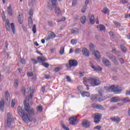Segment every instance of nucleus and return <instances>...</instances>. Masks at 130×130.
Wrapping results in <instances>:
<instances>
[{
	"mask_svg": "<svg viewBox=\"0 0 130 130\" xmlns=\"http://www.w3.org/2000/svg\"><path fill=\"white\" fill-rule=\"evenodd\" d=\"M34 93V89H31L30 90V93L29 96L28 95L25 97V100L24 101V108L23 109L22 107L19 106L17 108V112L22 117L23 121L26 122V123H28L29 121L31 122H36V119L30 116V114L31 115H34V110L33 109H30V105L29 103H27L26 101H29L30 100H32L33 98V93Z\"/></svg>",
	"mask_w": 130,
	"mask_h": 130,
	"instance_id": "f257e3e1",
	"label": "nucleus"
},
{
	"mask_svg": "<svg viewBox=\"0 0 130 130\" xmlns=\"http://www.w3.org/2000/svg\"><path fill=\"white\" fill-rule=\"evenodd\" d=\"M90 85L92 87H96V86H99L101 84V81L98 79L97 77H91L88 80Z\"/></svg>",
	"mask_w": 130,
	"mask_h": 130,
	"instance_id": "f03ea898",
	"label": "nucleus"
},
{
	"mask_svg": "<svg viewBox=\"0 0 130 130\" xmlns=\"http://www.w3.org/2000/svg\"><path fill=\"white\" fill-rule=\"evenodd\" d=\"M109 91H112L115 93V94H118L122 91V88L119 85L115 86L112 85L109 88Z\"/></svg>",
	"mask_w": 130,
	"mask_h": 130,
	"instance_id": "7ed1b4c3",
	"label": "nucleus"
},
{
	"mask_svg": "<svg viewBox=\"0 0 130 130\" xmlns=\"http://www.w3.org/2000/svg\"><path fill=\"white\" fill-rule=\"evenodd\" d=\"M92 117L93 118V121L95 123H99L102 119V114L95 113L92 115Z\"/></svg>",
	"mask_w": 130,
	"mask_h": 130,
	"instance_id": "20e7f679",
	"label": "nucleus"
},
{
	"mask_svg": "<svg viewBox=\"0 0 130 130\" xmlns=\"http://www.w3.org/2000/svg\"><path fill=\"white\" fill-rule=\"evenodd\" d=\"M66 66L67 69H71L73 67H76L78 66V61L76 59H70L69 60V63H66Z\"/></svg>",
	"mask_w": 130,
	"mask_h": 130,
	"instance_id": "39448f33",
	"label": "nucleus"
},
{
	"mask_svg": "<svg viewBox=\"0 0 130 130\" xmlns=\"http://www.w3.org/2000/svg\"><path fill=\"white\" fill-rule=\"evenodd\" d=\"M77 119L78 117L77 116H74L73 117H71L69 119L70 124H72V125H76V124H77Z\"/></svg>",
	"mask_w": 130,
	"mask_h": 130,
	"instance_id": "423d86ee",
	"label": "nucleus"
},
{
	"mask_svg": "<svg viewBox=\"0 0 130 130\" xmlns=\"http://www.w3.org/2000/svg\"><path fill=\"white\" fill-rule=\"evenodd\" d=\"M7 125L9 127H10L12 123V120L13 119V118H12V114H11V113H7Z\"/></svg>",
	"mask_w": 130,
	"mask_h": 130,
	"instance_id": "0eeeda50",
	"label": "nucleus"
},
{
	"mask_svg": "<svg viewBox=\"0 0 130 130\" xmlns=\"http://www.w3.org/2000/svg\"><path fill=\"white\" fill-rule=\"evenodd\" d=\"M92 108H94L95 109H100V110H104V107L102 105L98 104H93L91 105Z\"/></svg>",
	"mask_w": 130,
	"mask_h": 130,
	"instance_id": "6e6552de",
	"label": "nucleus"
},
{
	"mask_svg": "<svg viewBox=\"0 0 130 130\" xmlns=\"http://www.w3.org/2000/svg\"><path fill=\"white\" fill-rule=\"evenodd\" d=\"M90 125H91V123L90 121H88V120H84L83 121L82 124L83 127H85V128H88V127H90Z\"/></svg>",
	"mask_w": 130,
	"mask_h": 130,
	"instance_id": "1a4fd4ad",
	"label": "nucleus"
},
{
	"mask_svg": "<svg viewBox=\"0 0 130 130\" xmlns=\"http://www.w3.org/2000/svg\"><path fill=\"white\" fill-rule=\"evenodd\" d=\"M99 95L98 94H92L90 96V100L94 103L98 102Z\"/></svg>",
	"mask_w": 130,
	"mask_h": 130,
	"instance_id": "9d476101",
	"label": "nucleus"
},
{
	"mask_svg": "<svg viewBox=\"0 0 130 130\" xmlns=\"http://www.w3.org/2000/svg\"><path fill=\"white\" fill-rule=\"evenodd\" d=\"M55 37H56L55 34H54V32H53V31H50L48 37L46 39V40H50V39H54V38H55Z\"/></svg>",
	"mask_w": 130,
	"mask_h": 130,
	"instance_id": "9b49d317",
	"label": "nucleus"
},
{
	"mask_svg": "<svg viewBox=\"0 0 130 130\" xmlns=\"http://www.w3.org/2000/svg\"><path fill=\"white\" fill-rule=\"evenodd\" d=\"M102 62L106 66V67H108V68H109L111 66V62L109 61V60L104 58L102 60Z\"/></svg>",
	"mask_w": 130,
	"mask_h": 130,
	"instance_id": "f8f14e48",
	"label": "nucleus"
},
{
	"mask_svg": "<svg viewBox=\"0 0 130 130\" xmlns=\"http://www.w3.org/2000/svg\"><path fill=\"white\" fill-rule=\"evenodd\" d=\"M38 62H41L42 64L45 61L47 60V59L44 56H39L37 58Z\"/></svg>",
	"mask_w": 130,
	"mask_h": 130,
	"instance_id": "ddd939ff",
	"label": "nucleus"
},
{
	"mask_svg": "<svg viewBox=\"0 0 130 130\" xmlns=\"http://www.w3.org/2000/svg\"><path fill=\"white\" fill-rule=\"evenodd\" d=\"M82 52L85 56H89V55H90L89 50L86 48H83Z\"/></svg>",
	"mask_w": 130,
	"mask_h": 130,
	"instance_id": "4468645a",
	"label": "nucleus"
},
{
	"mask_svg": "<svg viewBox=\"0 0 130 130\" xmlns=\"http://www.w3.org/2000/svg\"><path fill=\"white\" fill-rule=\"evenodd\" d=\"M106 54L107 57H109V58H110V59H111V60H112V61H113L116 58V57H115L114 55L111 54L110 53L106 52Z\"/></svg>",
	"mask_w": 130,
	"mask_h": 130,
	"instance_id": "2eb2a0df",
	"label": "nucleus"
},
{
	"mask_svg": "<svg viewBox=\"0 0 130 130\" xmlns=\"http://www.w3.org/2000/svg\"><path fill=\"white\" fill-rule=\"evenodd\" d=\"M91 67L94 70L95 72H101L102 71V68L100 67V66L95 67V66L91 65Z\"/></svg>",
	"mask_w": 130,
	"mask_h": 130,
	"instance_id": "dca6fc26",
	"label": "nucleus"
},
{
	"mask_svg": "<svg viewBox=\"0 0 130 130\" xmlns=\"http://www.w3.org/2000/svg\"><path fill=\"white\" fill-rule=\"evenodd\" d=\"M112 120V121H114V122H116V123H118V122H120V118L118 117H113L110 118Z\"/></svg>",
	"mask_w": 130,
	"mask_h": 130,
	"instance_id": "f3484780",
	"label": "nucleus"
},
{
	"mask_svg": "<svg viewBox=\"0 0 130 130\" xmlns=\"http://www.w3.org/2000/svg\"><path fill=\"white\" fill-rule=\"evenodd\" d=\"M108 97L107 96H100L99 95V102H102V101H104V100H106Z\"/></svg>",
	"mask_w": 130,
	"mask_h": 130,
	"instance_id": "a211bd4d",
	"label": "nucleus"
},
{
	"mask_svg": "<svg viewBox=\"0 0 130 130\" xmlns=\"http://www.w3.org/2000/svg\"><path fill=\"white\" fill-rule=\"evenodd\" d=\"M5 27L7 31H10V30H11V26L10 25V22H9V20L6 21Z\"/></svg>",
	"mask_w": 130,
	"mask_h": 130,
	"instance_id": "6ab92c4d",
	"label": "nucleus"
},
{
	"mask_svg": "<svg viewBox=\"0 0 130 130\" xmlns=\"http://www.w3.org/2000/svg\"><path fill=\"white\" fill-rule=\"evenodd\" d=\"M7 10L8 15H9V16H13V9H12V7L11 6V5H10L8 7Z\"/></svg>",
	"mask_w": 130,
	"mask_h": 130,
	"instance_id": "aec40b11",
	"label": "nucleus"
},
{
	"mask_svg": "<svg viewBox=\"0 0 130 130\" xmlns=\"http://www.w3.org/2000/svg\"><path fill=\"white\" fill-rule=\"evenodd\" d=\"M120 101V98L119 97H113L111 99V102L115 103Z\"/></svg>",
	"mask_w": 130,
	"mask_h": 130,
	"instance_id": "412c9836",
	"label": "nucleus"
},
{
	"mask_svg": "<svg viewBox=\"0 0 130 130\" xmlns=\"http://www.w3.org/2000/svg\"><path fill=\"white\" fill-rule=\"evenodd\" d=\"M5 99L8 101V100H10L11 99V96H10V92H9V91H5Z\"/></svg>",
	"mask_w": 130,
	"mask_h": 130,
	"instance_id": "4be33fe9",
	"label": "nucleus"
},
{
	"mask_svg": "<svg viewBox=\"0 0 130 130\" xmlns=\"http://www.w3.org/2000/svg\"><path fill=\"white\" fill-rule=\"evenodd\" d=\"M94 55L97 59H99L101 57V55H100V53L98 51H94Z\"/></svg>",
	"mask_w": 130,
	"mask_h": 130,
	"instance_id": "5701e85b",
	"label": "nucleus"
},
{
	"mask_svg": "<svg viewBox=\"0 0 130 130\" xmlns=\"http://www.w3.org/2000/svg\"><path fill=\"white\" fill-rule=\"evenodd\" d=\"M97 28L99 29V30H100V31H104V30L106 29L105 26L102 24L98 25Z\"/></svg>",
	"mask_w": 130,
	"mask_h": 130,
	"instance_id": "b1692460",
	"label": "nucleus"
},
{
	"mask_svg": "<svg viewBox=\"0 0 130 130\" xmlns=\"http://www.w3.org/2000/svg\"><path fill=\"white\" fill-rule=\"evenodd\" d=\"M82 97H90V93L88 92L83 91L81 92Z\"/></svg>",
	"mask_w": 130,
	"mask_h": 130,
	"instance_id": "393cba45",
	"label": "nucleus"
},
{
	"mask_svg": "<svg viewBox=\"0 0 130 130\" xmlns=\"http://www.w3.org/2000/svg\"><path fill=\"white\" fill-rule=\"evenodd\" d=\"M61 13V11L60 10V8L59 7L55 8V14H57V16H59Z\"/></svg>",
	"mask_w": 130,
	"mask_h": 130,
	"instance_id": "a878e982",
	"label": "nucleus"
},
{
	"mask_svg": "<svg viewBox=\"0 0 130 130\" xmlns=\"http://www.w3.org/2000/svg\"><path fill=\"white\" fill-rule=\"evenodd\" d=\"M86 20L87 18L85 16H83L80 18V22L81 24H85L86 23Z\"/></svg>",
	"mask_w": 130,
	"mask_h": 130,
	"instance_id": "bb28decb",
	"label": "nucleus"
},
{
	"mask_svg": "<svg viewBox=\"0 0 130 130\" xmlns=\"http://www.w3.org/2000/svg\"><path fill=\"white\" fill-rule=\"evenodd\" d=\"M89 21L90 24H94L95 23V17H94V15H92L91 16V17L89 18Z\"/></svg>",
	"mask_w": 130,
	"mask_h": 130,
	"instance_id": "cd10ccee",
	"label": "nucleus"
},
{
	"mask_svg": "<svg viewBox=\"0 0 130 130\" xmlns=\"http://www.w3.org/2000/svg\"><path fill=\"white\" fill-rule=\"evenodd\" d=\"M11 28L13 34L16 33V28H15V24L14 23H11Z\"/></svg>",
	"mask_w": 130,
	"mask_h": 130,
	"instance_id": "c85d7f7f",
	"label": "nucleus"
},
{
	"mask_svg": "<svg viewBox=\"0 0 130 130\" xmlns=\"http://www.w3.org/2000/svg\"><path fill=\"white\" fill-rule=\"evenodd\" d=\"M5 107V102L1 101L0 102V109L4 110V108Z\"/></svg>",
	"mask_w": 130,
	"mask_h": 130,
	"instance_id": "c756f323",
	"label": "nucleus"
},
{
	"mask_svg": "<svg viewBox=\"0 0 130 130\" xmlns=\"http://www.w3.org/2000/svg\"><path fill=\"white\" fill-rule=\"evenodd\" d=\"M120 46L122 52H126V47H125L124 46H122V45H121Z\"/></svg>",
	"mask_w": 130,
	"mask_h": 130,
	"instance_id": "7c9ffc66",
	"label": "nucleus"
},
{
	"mask_svg": "<svg viewBox=\"0 0 130 130\" xmlns=\"http://www.w3.org/2000/svg\"><path fill=\"white\" fill-rule=\"evenodd\" d=\"M89 47L91 51H95V47L94 46V45L92 43L89 44Z\"/></svg>",
	"mask_w": 130,
	"mask_h": 130,
	"instance_id": "2f4dec72",
	"label": "nucleus"
},
{
	"mask_svg": "<svg viewBox=\"0 0 130 130\" xmlns=\"http://www.w3.org/2000/svg\"><path fill=\"white\" fill-rule=\"evenodd\" d=\"M37 110L38 111H39V112H42V111H43V108L42 107V106L40 105L38 106Z\"/></svg>",
	"mask_w": 130,
	"mask_h": 130,
	"instance_id": "473e14b6",
	"label": "nucleus"
},
{
	"mask_svg": "<svg viewBox=\"0 0 130 130\" xmlns=\"http://www.w3.org/2000/svg\"><path fill=\"white\" fill-rule=\"evenodd\" d=\"M14 86L15 88L19 86V81L17 79L14 80Z\"/></svg>",
	"mask_w": 130,
	"mask_h": 130,
	"instance_id": "72a5a7b5",
	"label": "nucleus"
},
{
	"mask_svg": "<svg viewBox=\"0 0 130 130\" xmlns=\"http://www.w3.org/2000/svg\"><path fill=\"white\" fill-rule=\"evenodd\" d=\"M102 12L104 14H107L108 13H109V9L107 8H104L102 10Z\"/></svg>",
	"mask_w": 130,
	"mask_h": 130,
	"instance_id": "f704fd0d",
	"label": "nucleus"
},
{
	"mask_svg": "<svg viewBox=\"0 0 130 130\" xmlns=\"http://www.w3.org/2000/svg\"><path fill=\"white\" fill-rule=\"evenodd\" d=\"M64 53V47H61L60 49L59 53L60 55H62V54H63Z\"/></svg>",
	"mask_w": 130,
	"mask_h": 130,
	"instance_id": "c9c22d12",
	"label": "nucleus"
},
{
	"mask_svg": "<svg viewBox=\"0 0 130 130\" xmlns=\"http://www.w3.org/2000/svg\"><path fill=\"white\" fill-rule=\"evenodd\" d=\"M110 35L111 37H112V38H113V39H116V36H115V35H114V33H113V32L110 31Z\"/></svg>",
	"mask_w": 130,
	"mask_h": 130,
	"instance_id": "e433bc0d",
	"label": "nucleus"
},
{
	"mask_svg": "<svg viewBox=\"0 0 130 130\" xmlns=\"http://www.w3.org/2000/svg\"><path fill=\"white\" fill-rule=\"evenodd\" d=\"M113 62L114 63V64L115 66H119V62H118V60L117 59H115L114 61H113Z\"/></svg>",
	"mask_w": 130,
	"mask_h": 130,
	"instance_id": "4c0bfd02",
	"label": "nucleus"
},
{
	"mask_svg": "<svg viewBox=\"0 0 130 130\" xmlns=\"http://www.w3.org/2000/svg\"><path fill=\"white\" fill-rule=\"evenodd\" d=\"M122 101H123V102H124L125 103H128V102H130V100L129 98H126L125 99H123L122 100Z\"/></svg>",
	"mask_w": 130,
	"mask_h": 130,
	"instance_id": "58836bf2",
	"label": "nucleus"
},
{
	"mask_svg": "<svg viewBox=\"0 0 130 130\" xmlns=\"http://www.w3.org/2000/svg\"><path fill=\"white\" fill-rule=\"evenodd\" d=\"M28 26L29 27L33 26V20H32V19H28Z\"/></svg>",
	"mask_w": 130,
	"mask_h": 130,
	"instance_id": "ea45409f",
	"label": "nucleus"
},
{
	"mask_svg": "<svg viewBox=\"0 0 130 130\" xmlns=\"http://www.w3.org/2000/svg\"><path fill=\"white\" fill-rule=\"evenodd\" d=\"M86 10H87V6L84 5L82 8L81 9V12L82 13H84L85 12H86Z\"/></svg>",
	"mask_w": 130,
	"mask_h": 130,
	"instance_id": "a19ab883",
	"label": "nucleus"
},
{
	"mask_svg": "<svg viewBox=\"0 0 130 130\" xmlns=\"http://www.w3.org/2000/svg\"><path fill=\"white\" fill-rule=\"evenodd\" d=\"M21 15H19L18 16V22L19 23V24H23V19L22 18L20 17Z\"/></svg>",
	"mask_w": 130,
	"mask_h": 130,
	"instance_id": "79ce46f5",
	"label": "nucleus"
},
{
	"mask_svg": "<svg viewBox=\"0 0 130 130\" xmlns=\"http://www.w3.org/2000/svg\"><path fill=\"white\" fill-rule=\"evenodd\" d=\"M42 66H43V67H45V68H47L49 67V64L47 62H44L42 64Z\"/></svg>",
	"mask_w": 130,
	"mask_h": 130,
	"instance_id": "37998d69",
	"label": "nucleus"
},
{
	"mask_svg": "<svg viewBox=\"0 0 130 130\" xmlns=\"http://www.w3.org/2000/svg\"><path fill=\"white\" fill-rule=\"evenodd\" d=\"M71 44L73 45H76V44H77V40L72 39L71 40Z\"/></svg>",
	"mask_w": 130,
	"mask_h": 130,
	"instance_id": "c03bdc74",
	"label": "nucleus"
},
{
	"mask_svg": "<svg viewBox=\"0 0 130 130\" xmlns=\"http://www.w3.org/2000/svg\"><path fill=\"white\" fill-rule=\"evenodd\" d=\"M115 53L118 57H119V56H121V52L119 51H115Z\"/></svg>",
	"mask_w": 130,
	"mask_h": 130,
	"instance_id": "a18cd8bd",
	"label": "nucleus"
},
{
	"mask_svg": "<svg viewBox=\"0 0 130 130\" xmlns=\"http://www.w3.org/2000/svg\"><path fill=\"white\" fill-rule=\"evenodd\" d=\"M62 69V68L60 67H56L55 69V72H56V73H57V72H59V71H60V70H61Z\"/></svg>",
	"mask_w": 130,
	"mask_h": 130,
	"instance_id": "49530a36",
	"label": "nucleus"
},
{
	"mask_svg": "<svg viewBox=\"0 0 130 130\" xmlns=\"http://www.w3.org/2000/svg\"><path fill=\"white\" fill-rule=\"evenodd\" d=\"M56 0H52V5L53 7H56Z\"/></svg>",
	"mask_w": 130,
	"mask_h": 130,
	"instance_id": "de8ad7c7",
	"label": "nucleus"
},
{
	"mask_svg": "<svg viewBox=\"0 0 130 130\" xmlns=\"http://www.w3.org/2000/svg\"><path fill=\"white\" fill-rule=\"evenodd\" d=\"M32 32L34 34L36 33V25L34 24L32 27Z\"/></svg>",
	"mask_w": 130,
	"mask_h": 130,
	"instance_id": "09e8293b",
	"label": "nucleus"
},
{
	"mask_svg": "<svg viewBox=\"0 0 130 130\" xmlns=\"http://www.w3.org/2000/svg\"><path fill=\"white\" fill-rule=\"evenodd\" d=\"M61 126L62 128H63L65 130H70V128L68 127H67L64 124H61Z\"/></svg>",
	"mask_w": 130,
	"mask_h": 130,
	"instance_id": "8fccbe9b",
	"label": "nucleus"
},
{
	"mask_svg": "<svg viewBox=\"0 0 130 130\" xmlns=\"http://www.w3.org/2000/svg\"><path fill=\"white\" fill-rule=\"evenodd\" d=\"M114 24L115 25V26H116V27H120V23L119 22L114 21Z\"/></svg>",
	"mask_w": 130,
	"mask_h": 130,
	"instance_id": "3c124183",
	"label": "nucleus"
},
{
	"mask_svg": "<svg viewBox=\"0 0 130 130\" xmlns=\"http://www.w3.org/2000/svg\"><path fill=\"white\" fill-rule=\"evenodd\" d=\"M83 84H84V85H85L86 86L87 90H89V89H90L89 85L87 84V81H83Z\"/></svg>",
	"mask_w": 130,
	"mask_h": 130,
	"instance_id": "603ef678",
	"label": "nucleus"
},
{
	"mask_svg": "<svg viewBox=\"0 0 130 130\" xmlns=\"http://www.w3.org/2000/svg\"><path fill=\"white\" fill-rule=\"evenodd\" d=\"M81 51V49L77 48L75 50V53H76L77 54H79V53H80Z\"/></svg>",
	"mask_w": 130,
	"mask_h": 130,
	"instance_id": "864d4df0",
	"label": "nucleus"
},
{
	"mask_svg": "<svg viewBox=\"0 0 130 130\" xmlns=\"http://www.w3.org/2000/svg\"><path fill=\"white\" fill-rule=\"evenodd\" d=\"M37 78V76H36V75H34L31 78L32 82H35V81H36Z\"/></svg>",
	"mask_w": 130,
	"mask_h": 130,
	"instance_id": "5fc2aeb1",
	"label": "nucleus"
},
{
	"mask_svg": "<svg viewBox=\"0 0 130 130\" xmlns=\"http://www.w3.org/2000/svg\"><path fill=\"white\" fill-rule=\"evenodd\" d=\"M119 60L121 64L124 63V60L122 58H119Z\"/></svg>",
	"mask_w": 130,
	"mask_h": 130,
	"instance_id": "6e6d98bb",
	"label": "nucleus"
},
{
	"mask_svg": "<svg viewBox=\"0 0 130 130\" xmlns=\"http://www.w3.org/2000/svg\"><path fill=\"white\" fill-rule=\"evenodd\" d=\"M27 77H32L33 76V73L32 72H27Z\"/></svg>",
	"mask_w": 130,
	"mask_h": 130,
	"instance_id": "4d7b16f0",
	"label": "nucleus"
},
{
	"mask_svg": "<svg viewBox=\"0 0 130 130\" xmlns=\"http://www.w3.org/2000/svg\"><path fill=\"white\" fill-rule=\"evenodd\" d=\"M22 93L23 95H25L26 93V89L24 88V87H23L22 90H21Z\"/></svg>",
	"mask_w": 130,
	"mask_h": 130,
	"instance_id": "13d9d810",
	"label": "nucleus"
},
{
	"mask_svg": "<svg viewBox=\"0 0 130 130\" xmlns=\"http://www.w3.org/2000/svg\"><path fill=\"white\" fill-rule=\"evenodd\" d=\"M48 25L50 27H53V23L51 21H48Z\"/></svg>",
	"mask_w": 130,
	"mask_h": 130,
	"instance_id": "bf43d9fd",
	"label": "nucleus"
},
{
	"mask_svg": "<svg viewBox=\"0 0 130 130\" xmlns=\"http://www.w3.org/2000/svg\"><path fill=\"white\" fill-rule=\"evenodd\" d=\"M77 5V0H73L72 2V6L75 7V6Z\"/></svg>",
	"mask_w": 130,
	"mask_h": 130,
	"instance_id": "052dcab7",
	"label": "nucleus"
},
{
	"mask_svg": "<svg viewBox=\"0 0 130 130\" xmlns=\"http://www.w3.org/2000/svg\"><path fill=\"white\" fill-rule=\"evenodd\" d=\"M121 2L123 5H125V4H127L128 3L126 0H121Z\"/></svg>",
	"mask_w": 130,
	"mask_h": 130,
	"instance_id": "680f3d73",
	"label": "nucleus"
},
{
	"mask_svg": "<svg viewBox=\"0 0 130 130\" xmlns=\"http://www.w3.org/2000/svg\"><path fill=\"white\" fill-rule=\"evenodd\" d=\"M20 62L22 63V64H26V61L24 59H21L20 60Z\"/></svg>",
	"mask_w": 130,
	"mask_h": 130,
	"instance_id": "e2e57ef3",
	"label": "nucleus"
},
{
	"mask_svg": "<svg viewBox=\"0 0 130 130\" xmlns=\"http://www.w3.org/2000/svg\"><path fill=\"white\" fill-rule=\"evenodd\" d=\"M31 60L35 64L38 63V60H37L35 58L31 59Z\"/></svg>",
	"mask_w": 130,
	"mask_h": 130,
	"instance_id": "0e129e2a",
	"label": "nucleus"
},
{
	"mask_svg": "<svg viewBox=\"0 0 130 130\" xmlns=\"http://www.w3.org/2000/svg\"><path fill=\"white\" fill-rule=\"evenodd\" d=\"M66 78H67L68 82H72V79H71V77H70V76H67Z\"/></svg>",
	"mask_w": 130,
	"mask_h": 130,
	"instance_id": "69168bd1",
	"label": "nucleus"
},
{
	"mask_svg": "<svg viewBox=\"0 0 130 130\" xmlns=\"http://www.w3.org/2000/svg\"><path fill=\"white\" fill-rule=\"evenodd\" d=\"M15 101L13 100L12 101V103H11V106L12 107H13L14 108V107H15Z\"/></svg>",
	"mask_w": 130,
	"mask_h": 130,
	"instance_id": "338daca9",
	"label": "nucleus"
},
{
	"mask_svg": "<svg viewBox=\"0 0 130 130\" xmlns=\"http://www.w3.org/2000/svg\"><path fill=\"white\" fill-rule=\"evenodd\" d=\"M89 3H90V0H86L85 2V6H86L87 7Z\"/></svg>",
	"mask_w": 130,
	"mask_h": 130,
	"instance_id": "774afa93",
	"label": "nucleus"
}]
</instances>
